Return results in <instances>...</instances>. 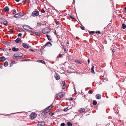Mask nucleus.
<instances>
[{
  "instance_id": "56",
  "label": "nucleus",
  "mask_w": 126,
  "mask_h": 126,
  "mask_svg": "<svg viewBox=\"0 0 126 126\" xmlns=\"http://www.w3.org/2000/svg\"><path fill=\"white\" fill-rule=\"evenodd\" d=\"M21 31H22V32H23L24 31H23V29H21Z\"/></svg>"
},
{
  "instance_id": "34",
  "label": "nucleus",
  "mask_w": 126,
  "mask_h": 126,
  "mask_svg": "<svg viewBox=\"0 0 126 126\" xmlns=\"http://www.w3.org/2000/svg\"><path fill=\"white\" fill-rule=\"evenodd\" d=\"M94 33V31H91V32H89V33L90 34H93Z\"/></svg>"
},
{
  "instance_id": "50",
  "label": "nucleus",
  "mask_w": 126,
  "mask_h": 126,
  "mask_svg": "<svg viewBox=\"0 0 126 126\" xmlns=\"http://www.w3.org/2000/svg\"><path fill=\"white\" fill-rule=\"evenodd\" d=\"M73 3L74 4H75V0H73Z\"/></svg>"
},
{
  "instance_id": "14",
  "label": "nucleus",
  "mask_w": 126,
  "mask_h": 126,
  "mask_svg": "<svg viewBox=\"0 0 126 126\" xmlns=\"http://www.w3.org/2000/svg\"><path fill=\"white\" fill-rule=\"evenodd\" d=\"M52 45L51 43L49 42H47L46 44L45 45V46H47V47H50Z\"/></svg>"
},
{
  "instance_id": "59",
  "label": "nucleus",
  "mask_w": 126,
  "mask_h": 126,
  "mask_svg": "<svg viewBox=\"0 0 126 126\" xmlns=\"http://www.w3.org/2000/svg\"><path fill=\"white\" fill-rule=\"evenodd\" d=\"M0 49L3 50H4V49L2 48H0Z\"/></svg>"
},
{
  "instance_id": "40",
  "label": "nucleus",
  "mask_w": 126,
  "mask_h": 126,
  "mask_svg": "<svg viewBox=\"0 0 126 126\" xmlns=\"http://www.w3.org/2000/svg\"><path fill=\"white\" fill-rule=\"evenodd\" d=\"M41 12L42 13H45V11L44 9H42L41 10Z\"/></svg>"
},
{
  "instance_id": "25",
  "label": "nucleus",
  "mask_w": 126,
  "mask_h": 126,
  "mask_svg": "<svg viewBox=\"0 0 126 126\" xmlns=\"http://www.w3.org/2000/svg\"><path fill=\"white\" fill-rule=\"evenodd\" d=\"M67 124L68 126H72V123L70 122H68Z\"/></svg>"
},
{
  "instance_id": "53",
  "label": "nucleus",
  "mask_w": 126,
  "mask_h": 126,
  "mask_svg": "<svg viewBox=\"0 0 126 126\" xmlns=\"http://www.w3.org/2000/svg\"><path fill=\"white\" fill-rule=\"evenodd\" d=\"M70 99L71 100H73L74 99L73 97H71V98H70Z\"/></svg>"
},
{
  "instance_id": "32",
  "label": "nucleus",
  "mask_w": 126,
  "mask_h": 126,
  "mask_svg": "<svg viewBox=\"0 0 126 126\" xmlns=\"http://www.w3.org/2000/svg\"><path fill=\"white\" fill-rule=\"evenodd\" d=\"M65 124L63 123L61 124V126H64L65 125Z\"/></svg>"
},
{
  "instance_id": "38",
  "label": "nucleus",
  "mask_w": 126,
  "mask_h": 126,
  "mask_svg": "<svg viewBox=\"0 0 126 126\" xmlns=\"http://www.w3.org/2000/svg\"><path fill=\"white\" fill-rule=\"evenodd\" d=\"M16 10L15 9H14L13 10V14H15V13H16Z\"/></svg>"
},
{
  "instance_id": "8",
  "label": "nucleus",
  "mask_w": 126,
  "mask_h": 126,
  "mask_svg": "<svg viewBox=\"0 0 126 126\" xmlns=\"http://www.w3.org/2000/svg\"><path fill=\"white\" fill-rule=\"evenodd\" d=\"M64 94L63 92H60L56 94V95L57 96L58 95L59 97L60 98L63 97L64 96Z\"/></svg>"
},
{
  "instance_id": "48",
  "label": "nucleus",
  "mask_w": 126,
  "mask_h": 126,
  "mask_svg": "<svg viewBox=\"0 0 126 126\" xmlns=\"http://www.w3.org/2000/svg\"><path fill=\"white\" fill-rule=\"evenodd\" d=\"M88 63L89 64L90 62V60L89 59H88Z\"/></svg>"
},
{
  "instance_id": "12",
  "label": "nucleus",
  "mask_w": 126,
  "mask_h": 126,
  "mask_svg": "<svg viewBox=\"0 0 126 126\" xmlns=\"http://www.w3.org/2000/svg\"><path fill=\"white\" fill-rule=\"evenodd\" d=\"M14 17L16 18H20L22 17V15H19V14L17 13L15 14L14 16Z\"/></svg>"
},
{
  "instance_id": "11",
  "label": "nucleus",
  "mask_w": 126,
  "mask_h": 126,
  "mask_svg": "<svg viewBox=\"0 0 126 126\" xmlns=\"http://www.w3.org/2000/svg\"><path fill=\"white\" fill-rule=\"evenodd\" d=\"M54 76L55 79L56 80L59 79L60 78V76L57 73H56Z\"/></svg>"
},
{
  "instance_id": "58",
  "label": "nucleus",
  "mask_w": 126,
  "mask_h": 126,
  "mask_svg": "<svg viewBox=\"0 0 126 126\" xmlns=\"http://www.w3.org/2000/svg\"><path fill=\"white\" fill-rule=\"evenodd\" d=\"M67 44H69V41H68L67 42Z\"/></svg>"
},
{
  "instance_id": "10",
  "label": "nucleus",
  "mask_w": 126,
  "mask_h": 126,
  "mask_svg": "<svg viewBox=\"0 0 126 126\" xmlns=\"http://www.w3.org/2000/svg\"><path fill=\"white\" fill-rule=\"evenodd\" d=\"M23 46L24 47L26 48H28L29 47V45L26 43H23Z\"/></svg>"
},
{
  "instance_id": "63",
  "label": "nucleus",
  "mask_w": 126,
  "mask_h": 126,
  "mask_svg": "<svg viewBox=\"0 0 126 126\" xmlns=\"http://www.w3.org/2000/svg\"><path fill=\"white\" fill-rule=\"evenodd\" d=\"M26 60V59H24V60H23H23Z\"/></svg>"
},
{
  "instance_id": "15",
  "label": "nucleus",
  "mask_w": 126,
  "mask_h": 126,
  "mask_svg": "<svg viewBox=\"0 0 126 126\" xmlns=\"http://www.w3.org/2000/svg\"><path fill=\"white\" fill-rule=\"evenodd\" d=\"M85 111V110L84 108H81L79 110V112L81 113H83Z\"/></svg>"
},
{
  "instance_id": "17",
  "label": "nucleus",
  "mask_w": 126,
  "mask_h": 126,
  "mask_svg": "<svg viewBox=\"0 0 126 126\" xmlns=\"http://www.w3.org/2000/svg\"><path fill=\"white\" fill-rule=\"evenodd\" d=\"M9 8L8 6H6L4 9V10L5 12H8L9 11Z\"/></svg>"
},
{
  "instance_id": "4",
  "label": "nucleus",
  "mask_w": 126,
  "mask_h": 126,
  "mask_svg": "<svg viewBox=\"0 0 126 126\" xmlns=\"http://www.w3.org/2000/svg\"><path fill=\"white\" fill-rule=\"evenodd\" d=\"M50 30L48 28H44L42 31V33L44 34L50 32Z\"/></svg>"
},
{
  "instance_id": "27",
  "label": "nucleus",
  "mask_w": 126,
  "mask_h": 126,
  "mask_svg": "<svg viewBox=\"0 0 126 126\" xmlns=\"http://www.w3.org/2000/svg\"><path fill=\"white\" fill-rule=\"evenodd\" d=\"M97 102L95 100H94L93 102V104L94 105H96L97 104Z\"/></svg>"
},
{
  "instance_id": "39",
  "label": "nucleus",
  "mask_w": 126,
  "mask_h": 126,
  "mask_svg": "<svg viewBox=\"0 0 126 126\" xmlns=\"http://www.w3.org/2000/svg\"><path fill=\"white\" fill-rule=\"evenodd\" d=\"M56 23L57 25H58L60 23V22L59 21H57L56 22Z\"/></svg>"
},
{
  "instance_id": "57",
  "label": "nucleus",
  "mask_w": 126,
  "mask_h": 126,
  "mask_svg": "<svg viewBox=\"0 0 126 126\" xmlns=\"http://www.w3.org/2000/svg\"><path fill=\"white\" fill-rule=\"evenodd\" d=\"M45 46H45H45H43V47H42V48H44L45 47Z\"/></svg>"
},
{
  "instance_id": "54",
  "label": "nucleus",
  "mask_w": 126,
  "mask_h": 126,
  "mask_svg": "<svg viewBox=\"0 0 126 126\" xmlns=\"http://www.w3.org/2000/svg\"><path fill=\"white\" fill-rule=\"evenodd\" d=\"M15 0L17 2H18L20 0Z\"/></svg>"
},
{
  "instance_id": "45",
  "label": "nucleus",
  "mask_w": 126,
  "mask_h": 126,
  "mask_svg": "<svg viewBox=\"0 0 126 126\" xmlns=\"http://www.w3.org/2000/svg\"><path fill=\"white\" fill-rule=\"evenodd\" d=\"M26 2V0H23L22 1V3H24L25 2Z\"/></svg>"
},
{
  "instance_id": "46",
  "label": "nucleus",
  "mask_w": 126,
  "mask_h": 126,
  "mask_svg": "<svg viewBox=\"0 0 126 126\" xmlns=\"http://www.w3.org/2000/svg\"><path fill=\"white\" fill-rule=\"evenodd\" d=\"M63 49L64 50V51L65 52H66V49L65 47H64Z\"/></svg>"
},
{
  "instance_id": "19",
  "label": "nucleus",
  "mask_w": 126,
  "mask_h": 126,
  "mask_svg": "<svg viewBox=\"0 0 126 126\" xmlns=\"http://www.w3.org/2000/svg\"><path fill=\"white\" fill-rule=\"evenodd\" d=\"M94 66H93L91 68V72L93 74H94L95 73V72L94 71Z\"/></svg>"
},
{
  "instance_id": "64",
  "label": "nucleus",
  "mask_w": 126,
  "mask_h": 126,
  "mask_svg": "<svg viewBox=\"0 0 126 126\" xmlns=\"http://www.w3.org/2000/svg\"><path fill=\"white\" fill-rule=\"evenodd\" d=\"M62 46L64 48V47L62 45Z\"/></svg>"
},
{
  "instance_id": "6",
  "label": "nucleus",
  "mask_w": 126,
  "mask_h": 126,
  "mask_svg": "<svg viewBox=\"0 0 126 126\" xmlns=\"http://www.w3.org/2000/svg\"><path fill=\"white\" fill-rule=\"evenodd\" d=\"M37 116L36 114L32 112L31 113L30 115V118L31 119H33L35 118Z\"/></svg>"
},
{
  "instance_id": "16",
  "label": "nucleus",
  "mask_w": 126,
  "mask_h": 126,
  "mask_svg": "<svg viewBox=\"0 0 126 126\" xmlns=\"http://www.w3.org/2000/svg\"><path fill=\"white\" fill-rule=\"evenodd\" d=\"M96 98L97 99H99L101 97V95L100 94H97L95 96Z\"/></svg>"
},
{
  "instance_id": "5",
  "label": "nucleus",
  "mask_w": 126,
  "mask_h": 126,
  "mask_svg": "<svg viewBox=\"0 0 126 126\" xmlns=\"http://www.w3.org/2000/svg\"><path fill=\"white\" fill-rule=\"evenodd\" d=\"M23 27L24 29L26 30L31 32L32 30V28L28 25H23Z\"/></svg>"
},
{
  "instance_id": "3",
  "label": "nucleus",
  "mask_w": 126,
  "mask_h": 126,
  "mask_svg": "<svg viewBox=\"0 0 126 126\" xmlns=\"http://www.w3.org/2000/svg\"><path fill=\"white\" fill-rule=\"evenodd\" d=\"M0 23L2 24H4L5 26L7 25L8 22L4 18L0 19Z\"/></svg>"
},
{
  "instance_id": "43",
  "label": "nucleus",
  "mask_w": 126,
  "mask_h": 126,
  "mask_svg": "<svg viewBox=\"0 0 126 126\" xmlns=\"http://www.w3.org/2000/svg\"><path fill=\"white\" fill-rule=\"evenodd\" d=\"M18 14H19V15H22V16H23V15L21 13H19Z\"/></svg>"
},
{
  "instance_id": "24",
  "label": "nucleus",
  "mask_w": 126,
  "mask_h": 126,
  "mask_svg": "<svg viewBox=\"0 0 126 126\" xmlns=\"http://www.w3.org/2000/svg\"><path fill=\"white\" fill-rule=\"evenodd\" d=\"M8 63L6 61L5 62L4 66L5 67H6L8 66Z\"/></svg>"
},
{
  "instance_id": "60",
  "label": "nucleus",
  "mask_w": 126,
  "mask_h": 126,
  "mask_svg": "<svg viewBox=\"0 0 126 126\" xmlns=\"http://www.w3.org/2000/svg\"><path fill=\"white\" fill-rule=\"evenodd\" d=\"M125 10L126 11V7H125Z\"/></svg>"
},
{
  "instance_id": "23",
  "label": "nucleus",
  "mask_w": 126,
  "mask_h": 126,
  "mask_svg": "<svg viewBox=\"0 0 126 126\" xmlns=\"http://www.w3.org/2000/svg\"><path fill=\"white\" fill-rule=\"evenodd\" d=\"M34 33L37 35H39L41 34V33L39 32H35Z\"/></svg>"
},
{
  "instance_id": "49",
  "label": "nucleus",
  "mask_w": 126,
  "mask_h": 126,
  "mask_svg": "<svg viewBox=\"0 0 126 126\" xmlns=\"http://www.w3.org/2000/svg\"><path fill=\"white\" fill-rule=\"evenodd\" d=\"M64 85H65V83H64L63 85V89H64L65 88V87L64 86Z\"/></svg>"
},
{
  "instance_id": "13",
  "label": "nucleus",
  "mask_w": 126,
  "mask_h": 126,
  "mask_svg": "<svg viewBox=\"0 0 126 126\" xmlns=\"http://www.w3.org/2000/svg\"><path fill=\"white\" fill-rule=\"evenodd\" d=\"M6 60V58L3 56L0 57V62L4 61Z\"/></svg>"
},
{
  "instance_id": "37",
  "label": "nucleus",
  "mask_w": 126,
  "mask_h": 126,
  "mask_svg": "<svg viewBox=\"0 0 126 126\" xmlns=\"http://www.w3.org/2000/svg\"><path fill=\"white\" fill-rule=\"evenodd\" d=\"M63 110L64 111H67L68 110V109L67 108L64 109Z\"/></svg>"
},
{
  "instance_id": "18",
  "label": "nucleus",
  "mask_w": 126,
  "mask_h": 126,
  "mask_svg": "<svg viewBox=\"0 0 126 126\" xmlns=\"http://www.w3.org/2000/svg\"><path fill=\"white\" fill-rule=\"evenodd\" d=\"M21 39L19 37L18 38L15 40V42L17 43H19L20 41H21Z\"/></svg>"
},
{
  "instance_id": "20",
  "label": "nucleus",
  "mask_w": 126,
  "mask_h": 126,
  "mask_svg": "<svg viewBox=\"0 0 126 126\" xmlns=\"http://www.w3.org/2000/svg\"><path fill=\"white\" fill-rule=\"evenodd\" d=\"M75 62L76 63L79 64H81L82 62L80 61H79L77 60H75Z\"/></svg>"
},
{
  "instance_id": "9",
  "label": "nucleus",
  "mask_w": 126,
  "mask_h": 126,
  "mask_svg": "<svg viewBox=\"0 0 126 126\" xmlns=\"http://www.w3.org/2000/svg\"><path fill=\"white\" fill-rule=\"evenodd\" d=\"M45 124L44 122L42 121L39 122L37 126H44Z\"/></svg>"
},
{
  "instance_id": "62",
  "label": "nucleus",
  "mask_w": 126,
  "mask_h": 126,
  "mask_svg": "<svg viewBox=\"0 0 126 126\" xmlns=\"http://www.w3.org/2000/svg\"><path fill=\"white\" fill-rule=\"evenodd\" d=\"M70 17H71V18H72H72H73V17H71V16H70Z\"/></svg>"
},
{
  "instance_id": "61",
  "label": "nucleus",
  "mask_w": 126,
  "mask_h": 126,
  "mask_svg": "<svg viewBox=\"0 0 126 126\" xmlns=\"http://www.w3.org/2000/svg\"><path fill=\"white\" fill-rule=\"evenodd\" d=\"M112 52H113V53H114V51L113 50Z\"/></svg>"
},
{
  "instance_id": "52",
  "label": "nucleus",
  "mask_w": 126,
  "mask_h": 126,
  "mask_svg": "<svg viewBox=\"0 0 126 126\" xmlns=\"http://www.w3.org/2000/svg\"><path fill=\"white\" fill-rule=\"evenodd\" d=\"M3 68V67L2 66L0 65V68H1V69H2Z\"/></svg>"
},
{
  "instance_id": "35",
  "label": "nucleus",
  "mask_w": 126,
  "mask_h": 126,
  "mask_svg": "<svg viewBox=\"0 0 126 126\" xmlns=\"http://www.w3.org/2000/svg\"><path fill=\"white\" fill-rule=\"evenodd\" d=\"M22 34L21 33H19L18 35L17 36L18 37L21 36L22 35Z\"/></svg>"
},
{
  "instance_id": "41",
  "label": "nucleus",
  "mask_w": 126,
  "mask_h": 126,
  "mask_svg": "<svg viewBox=\"0 0 126 126\" xmlns=\"http://www.w3.org/2000/svg\"><path fill=\"white\" fill-rule=\"evenodd\" d=\"M30 60L29 59H28L26 60H23V61H29Z\"/></svg>"
},
{
  "instance_id": "47",
  "label": "nucleus",
  "mask_w": 126,
  "mask_h": 126,
  "mask_svg": "<svg viewBox=\"0 0 126 126\" xmlns=\"http://www.w3.org/2000/svg\"><path fill=\"white\" fill-rule=\"evenodd\" d=\"M30 50L31 51H32L33 52H35V51L34 50H33L32 49H30Z\"/></svg>"
},
{
  "instance_id": "28",
  "label": "nucleus",
  "mask_w": 126,
  "mask_h": 126,
  "mask_svg": "<svg viewBox=\"0 0 126 126\" xmlns=\"http://www.w3.org/2000/svg\"><path fill=\"white\" fill-rule=\"evenodd\" d=\"M11 34H13L14 32V30L13 29H11L9 31Z\"/></svg>"
},
{
  "instance_id": "31",
  "label": "nucleus",
  "mask_w": 126,
  "mask_h": 126,
  "mask_svg": "<svg viewBox=\"0 0 126 126\" xmlns=\"http://www.w3.org/2000/svg\"><path fill=\"white\" fill-rule=\"evenodd\" d=\"M41 24L40 23H37V26L38 27L40 26H41Z\"/></svg>"
},
{
  "instance_id": "36",
  "label": "nucleus",
  "mask_w": 126,
  "mask_h": 126,
  "mask_svg": "<svg viewBox=\"0 0 126 126\" xmlns=\"http://www.w3.org/2000/svg\"><path fill=\"white\" fill-rule=\"evenodd\" d=\"M95 32L96 33H98L100 34L101 33L99 31H97L96 32Z\"/></svg>"
},
{
  "instance_id": "26",
  "label": "nucleus",
  "mask_w": 126,
  "mask_h": 126,
  "mask_svg": "<svg viewBox=\"0 0 126 126\" xmlns=\"http://www.w3.org/2000/svg\"><path fill=\"white\" fill-rule=\"evenodd\" d=\"M122 28L123 29H125L126 28V25L124 23H122Z\"/></svg>"
},
{
  "instance_id": "1",
  "label": "nucleus",
  "mask_w": 126,
  "mask_h": 126,
  "mask_svg": "<svg viewBox=\"0 0 126 126\" xmlns=\"http://www.w3.org/2000/svg\"><path fill=\"white\" fill-rule=\"evenodd\" d=\"M23 54L20 52H18L15 53L13 56L12 58L14 60H17L21 58L23 56Z\"/></svg>"
},
{
  "instance_id": "29",
  "label": "nucleus",
  "mask_w": 126,
  "mask_h": 126,
  "mask_svg": "<svg viewBox=\"0 0 126 126\" xmlns=\"http://www.w3.org/2000/svg\"><path fill=\"white\" fill-rule=\"evenodd\" d=\"M38 62H40L41 63H45L44 61L43 60H38Z\"/></svg>"
},
{
  "instance_id": "55",
  "label": "nucleus",
  "mask_w": 126,
  "mask_h": 126,
  "mask_svg": "<svg viewBox=\"0 0 126 126\" xmlns=\"http://www.w3.org/2000/svg\"><path fill=\"white\" fill-rule=\"evenodd\" d=\"M76 38L77 39H79V38L78 37H77Z\"/></svg>"
},
{
  "instance_id": "51",
  "label": "nucleus",
  "mask_w": 126,
  "mask_h": 126,
  "mask_svg": "<svg viewBox=\"0 0 126 126\" xmlns=\"http://www.w3.org/2000/svg\"><path fill=\"white\" fill-rule=\"evenodd\" d=\"M54 33L55 34V35H57V33H56V31H55V32H54Z\"/></svg>"
},
{
  "instance_id": "44",
  "label": "nucleus",
  "mask_w": 126,
  "mask_h": 126,
  "mask_svg": "<svg viewBox=\"0 0 126 126\" xmlns=\"http://www.w3.org/2000/svg\"><path fill=\"white\" fill-rule=\"evenodd\" d=\"M62 56V54H60L59 55V56L60 57H61Z\"/></svg>"
},
{
  "instance_id": "33",
  "label": "nucleus",
  "mask_w": 126,
  "mask_h": 126,
  "mask_svg": "<svg viewBox=\"0 0 126 126\" xmlns=\"http://www.w3.org/2000/svg\"><path fill=\"white\" fill-rule=\"evenodd\" d=\"M54 113L50 112L49 113V115L51 116H52L53 115H54Z\"/></svg>"
},
{
  "instance_id": "22",
  "label": "nucleus",
  "mask_w": 126,
  "mask_h": 126,
  "mask_svg": "<svg viewBox=\"0 0 126 126\" xmlns=\"http://www.w3.org/2000/svg\"><path fill=\"white\" fill-rule=\"evenodd\" d=\"M12 50L15 51H17L18 50V49L16 48L15 47H13L12 48Z\"/></svg>"
},
{
  "instance_id": "7",
  "label": "nucleus",
  "mask_w": 126,
  "mask_h": 126,
  "mask_svg": "<svg viewBox=\"0 0 126 126\" xmlns=\"http://www.w3.org/2000/svg\"><path fill=\"white\" fill-rule=\"evenodd\" d=\"M39 13V11H35L33 12L31 16H35L38 15Z\"/></svg>"
},
{
  "instance_id": "2",
  "label": "nucleus",
  "mask_w": 126,
  "mask_h": 126,
  "mask_svg": "<svg viewBox=\"0 0 126 126\" xmlns=\"http://www.w3.org/2000/svg\"><path fill=\"white\" fill-rule=\"evenodd\" d=\"M52 105L49 106L47 108H46L45 110L43 112L41 113V115L43 117V114L44 113L45 114L48 112L53 107H52Z\"/></svg>"
},
{
  "instance_id": "30",
  "label": "nucleus",
  "mask_w": 126,
  "mask_h": 126,
  "mask_svg": "<svg viewBox=\"0 0 126 126\" xmlns=\"http://www.w3.org/2000/svg\"><path fill=\"white\" fill-rule=\"evenodd\" d=\"M93 91L91 90H89L88 93L89 94H91L92 93Z\"/></svg>"
},
{
  "instance_id": "42",
  "label": "nucleus",
  "mask_w": 126,
  "mask_h": 126,
  "mask_svg": "<svg viewBox=\"0 0 126 126\" xmlns=\"http://www.w3.org/2000/svg\"><path fill=\"white\" fill-rule=\"evenodd\" d=\"M81 29L82 30H84V27H82L81 26Z\"/></svg>"
},
{
  "instance_id": "21",
  "label": "nucleus",
  "mask_w": 126,
  "mask_h": 126,
  "mask_svg": "<svg viewBox=\"0 0 126 126\" xmlns=\"http://www.w3.org/2000/svg\"><path fill=\"white\" fill-rule=\"evenodd\" d=\"M46 36L47 37L49 41H51L52 40V39L51 37L49 35H46Z\"/></svg>"
}]
</instances>
